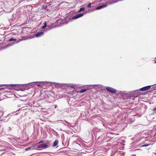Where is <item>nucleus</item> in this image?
Returning <instances> with one entry per match:
<instances>
[{"label":"nucleus","instance_id":"1","mask_svg":"<svg viewBox=\"0 0 156 156\" xmlns=\"http://www.w3.org/2000/svg\"><path fill=\"white\" fill-rule=\"evenodd\" d=\"M43 142V141H41L35 144L36 150H40L42 149L47 148L49 147V146L47 144H41Z\"/></svg>","mask_w":156,"mask_h":156},{"label":"nucleus","instance_id":"2","mask_svg":"<svg viewBox=\"0 0 156 156\" xmlns=\"http://www.w3.org/2000/svg\"><path fill=\"white\" fill-rule=\"evenodd\" d=\"M106 89L108 91L112 94L115 93L116 92V90L110 87H107Z\"/></svg>","mask_w":156,"mask_h":156},{"label":"nucleus","instance_id":"3","mask_svg":"<svg viewBox=\"0 0 156 156\" xmlns=\"http://www.w3.org/2000/svg\"><path fill=\"white\" fill-rule=\"evenodd\" d=\"M83 15V14L80 13L77 14V15H75L73 16L72 17L73 19H77L79 17L82 16Z\"/></svg>","mask_w":156,"mask_h":156},{"label":"nucleus","instance_id":"4","mask_svg":"<svg viewBox=\"0 0 156 156\" xmlns=\"http://www.w3.org/2000/svg\"><path fill=\"white\" fill-rule=\"evenodd\" d=\"M151 87V86H147L145 87L140 89V91H145L149 89Z\"/></svg>","mask_w":156,"mask_h":156},{"label":"nucleus","instance_id":"5","mask_svg":"<svg viewBox=\"0 0 156 156\" xmlns=\"http://www.w3.org/2000/svg\"><path fill=\"white\" fill-rule=\"evenodd\" d=\"M30 149H31L32 150H33L34 149H36V147H35V144L32 146L31 147H28L26 148L25 149V150L26 151H27L30 150Z\"/></svg>","mask_w":156,"mask_h":156},{"label":"nucleus","instance_id":"6","mask_svg":"<svg viewBox=\"0 0 156 156\" xmlns=\"http://www.w3.org/2000/svg\"><path fill=\"white\" fill-rule=\"evenodd\" d=\"M44 34V33L43 32H40L38 33L35 36L37 37H39L41 36H42Z\"/></svg>","mask_w":156,"mask_h":156},{"label":"nucleus","instance_id":"7","mask_svg":"<svg viewBox=\"0 0 156 156\" xmlns=\"http://www.w3.org/2000/svg\"><path fill=\"white\" fill-rule=\"evenodd\" d=\"M107 5H102L100 6H98L96 8V9L97 10H99L102 8H105L107 6Z\"/></svg>","mask_w":156,"mask_h":156},{"label":"nucleus","instance_id":"8","mask_svg":"<svg viewBox=\"0 0 156 156\" xmlns=\"http://www.w3.org/2000/svg\"><path fill=\"white\" fill-rule=\"evenodd\" d=\"M58 144V140H56L54 142L52 146L53 147H55L56 146V145H57Z\"/></svg>","mask_w":156,"mask_h":156},{"label":"nucleus","instance_id":"9","mask_svg":"<svg viewBox=\"0 0 156 156\" xmlns=\"http://www.w3.org/2000/svg\"><path fill=\"white\" fill-rule=\"evenodd\" d=\"M87 91V90L86 89H83L82 90H80L78 92H80L81 93H83Z\"/></svg>","mask_w":156,"mask_h":156},{"label":"nucleus","instance_id":"10","mask_svg":"<svg viewBox=\"0 0 156 156\" xmlns=\"http://www.w3.org/2000/svg\"><path fill=\"white\" fill-rule=\"evenodd\" d=\"M85 10V9L83 8H81L80 10L78 11V12H80L82 11H83Z\"/></svg>","mask_w":156,"mask_h":156},{"label":"nucleus","instance_id":"11","mask_svg":"<svg viewBox=\"0 0 156 156\" xmlns=\"http://www.w3.org/2000/svg\"><path fill=\"white\" fill-rule=\"evenodd\" d=\"M47 25L46 23V22H44V25L42 27V28L44 29L47 26Z\"/></svg>","mask_w":156,"mask_h":156},{"label":"nucleus","instance_id":"12","mask_svg":"<svg viewBox=\"0 0 156 156\" xmlns=\"http://www.w3.org/2000/svg\"><path fill=\"white\" fill-rule=\"evenodd\" d=\"M91 3H90L87 6V8H90L91 7Z\"/></svg>","mask_w":156,"mask_h":156},{"label":"nucleus","instance_id":"13","mask_svg":"<svg viewBox=\"0 0 156 156\" xmlns=\"http://www.w3.org/2000/svg\"><path fill=\"white\" fill-rule=\"evenodd\" d=\"M16 41V39H14L13 38H11L9 40V41Z\"/></svg>","mask_w":156,"mask_h":156},{"label":"nucleus","instance_id":"14","mask_svg":"<svg viewBox=\"0 0 156 156\" xmlns=\"http://www.w3.org/2000/svg\"><path fill=\"white\" fill-rule=\"evenodd\" d=\"M149 145V144H145L142 145L141 147H146V146H148Z\"/></svg>","mask_w":156,"mask_h":156},{"label":"nucleus","instance_id":"15","mask_svg":"<svg viewBox=\"0 0 156 156\" xmlns=\"http://www.w3.org/2000/svg\"><path fill=\"white\" fill-rule=\"evenodd\" d=\"M23 40H25V39H20L18 40V41H17V42H20V41H23Z\"/></svg>","mask_w":156,"mask_h":156},{"label":"nucleus","instance_id":"16","mask_svg":"<svg viewBox=\"0 0 156 156\" xmlns=\"http://www.w3.org/2000/svg\"><path fill=\"white\" fill-rule=\"evenodd\" d=\"M11 45V44H8V45H6L5 46V48H7L8 46H10Z\"/></svg>","mask_w":156,"mask_h":156},{"label":"nucleus","instance_id":"17","mask_svg":"<svg viewBox=\"0 0 156 156\" xmlns=\"http://www.w3.org/2000/svg\"><path fill=\"white\" fill-rule=\"evenodd\" d=\"M153 111L154 112H155L156 113V107L154 108L153 109Z\"/></svg>","mask_w":156,"mask_h":156},{"label":"nucleus","instance_id":"18","mask_svg":"<svg viewBox=\"0 0 156 156\" xmlns=\"http://www.w3.org/2000/svg\"><path fill=\"white\" fill-rule=\"evenodd\" d=\"M3 114V112L2 111H0V115H2Z\"/></svg>","mask_w":156,"mask_h":156},{"label":"nucleus","instance_id":"19","mask_svg":"<svg viewBox=\"0 0 156 156\" xmlns=\"http://www.w3.org/2000/svg\"><path fill=\"white\" fill-rule=\"evenodd\" d=\"M65 122H66V123H67L68 125L69 124V123L68 122H66V121H65Z\"/></svg>","mask_w":156,"mask_h":156},{"label":"nucleus","instance_id":"20","mask_svg":"<svg viewBox=\"0 0 156 156\" xmlns=\"http://www.w3.org/2000/svg\"><path fill=\"white\" fill-rule=\"evenodd\" d=\"M37 85L38 86H39V87H41V85L40 84H37Z\"/></svg>","mask_w":156,"mask_h":156},{"label":"nucleus","instance_id":"21","mask_svg":"<svg viewBox=\"0 0 156 156\" xmlns=\"http://www.w3.org/2000/svg\"><path fill=\"white\" fill-rule=\"evenodd\" d=\"M37 82H36L35 83H37ZM38 82V83H41L42 82ZM34 83H35V82H34Z\"/></svg>","mask_w":156,"mask_h":156},{"label":"nucleus","instance_id":"22","mask_svg":"<svg viewBox=\"0 0 156 156\" xmlns=\"http://www.w3.org/2000/svg\"><path fill=\"white\" fill-rule=\"evenodd\" d=\"M16 85V84H12L11 85V86H15Z\"/></svg>","mask_w":156,"mask_h":156},{"label":"nucleus","instance_id":"23","mask_svg":"<svg viewBox=\"0 0 156 156\" xmlns=\"http://www.w3.org/2000/svg\"><path fill=\"white\" fill-rule=\"evenodd\" d=\"M48 29H51V28H49L50 27L49 26H48Z\"/></svg>","mask_w":156,"mask_h":156},{"label":"nucleus","instance_id":"24","mask_svg":"<svg viewBox=\"0 0 156 156\" xmlns=\"http://www.w3.org/2000/svg\"><path fill=\"white\" fill-rule=\"evenodd\" d=\"M63 124H64L65 125H66V124H65L64 123H62Z\"/></svg>","mask_w":156,"mask_h":156},{"label":"nucleus","instance_id":"25","mask_svg":"<svg viewBox=\"0 0 156 156\" xmlns=\"http://www.w3.org/2000/svg\"><path fill=\"white\" fill-rule=\"evenodd\" d=\"M84 12V13H86V12H85V11Z\"/></svg>","mask_w":156,"mask_h":156},{"label":"nucleus","instance_id":"26","mask_svg":"<svg viewBox=\"0 0 156 156\" xmlns=\"http://www.w3.org/2000/svg\"><path fill=\"white\" fill-rule=\"evenodd\" d=\"M154 63H156V61L155 62H154Z\"/></svg>","mask_w":156,"mask_h":156},{"label":"nucleus","instance_id":"27","mask_svg":"<svg viewBox=\"0 0 156 156\" xmlns=\"http://www.w3.org/2000/svg\"><path fill=\"white\" fill-rule=\"evenodd\" d=\"M46 144H48V142H47V143H46Z\"/></svg>","mask_w":156,"mask_h":156},{"label":"nucleus","instance_id":"28","mask_svg":"<svg viewBox=\"0 0 156 156\" xmlns=\"http://www.w3.org/2000/svg\"><path fill=\"white\" fill-rule=\"evenodd\" d=\"M60 121H63L62 120H60Z\"/></svg>","mask_w":156,"mask_h":156}]
</instances>
